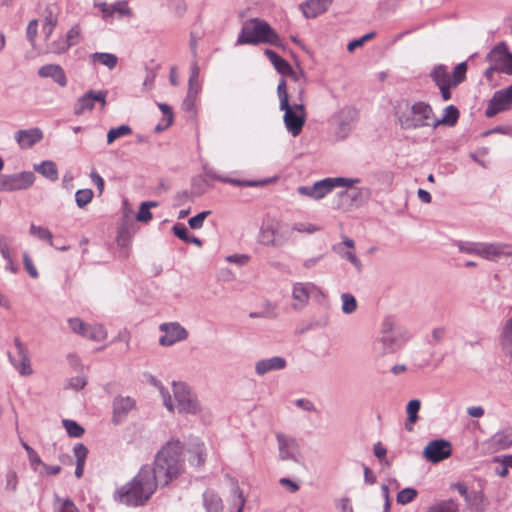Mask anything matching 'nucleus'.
<instances>
[{
  "label": "nucleus",
  "mask_w": 512,
  "mask_h": 512,
  "mask_svg": "<svg viewBox=\"0 0 512 512\" xmlns=\"http://www.w3.org/2000/svg\"><path fill=\"white\" fill-rule=\"evenodd\" d=\"M112 14L118 13L120 16H126L131 14V10L127 5L126 1H117L116 3L110 5Z\"/></svg>",
  "instance_id": "nucleus-61"
},
{
  "label": "nucleus",
  "mask_w": 512,
  "mask_h": 512,
  "mask_svg": "<svg viewBox=\"0 0 512 512\" xmlns=\"http://www.w3.org/2000/svg\"><path fill=\"white\" fill-rule=\"evenodd\" d=\"M426 512H459V505L453 499L442 500L430 506Z\"/></svg>",
  "instance_id": "nucleus-36"
},
{
  "label": "nucleus",
  "mask_w": 512,
  "mask_h": 512,
  "mask_svg": "<svg viewBox=\"0 0 512 512\" xmlns=\"http://www.w3.org/2000/svg\"><path fill=\"white\" fill-rule=\"evenodd\" d=\"M136 407V402L133 398L126 396H116L112 402V423L119 425L125 421L129 412Z\"/></svg>",
  "instance_id": "nucleus-15"
},
{
  "label": "nucleus",
  "mask_w": 512,
  "mask_h": 512,
  "mask_svg": "<svg viewBox=\"0 0 512 512\" xmlns=\"http://www.w3.org/2000/svg\"><path fill=\"white\" fill-rule=\"evenodd\" d=\"M276 439L279 448V457L281 460L297 461L296 454L299 450V445L294 437H289L283 433L277 432Z\"/></svg>",
  "instance_id": "nucleus-17"
},
{
  "label": "nucleus",
  "mask_w": 512,
  "mask_h": 512,
  "mask_svg": "<svg viewBox=\"0 0 512 512\" xmlns=\"http://www.w3.org/2000/svg\"><path fill=\"white\" fill-rule=\"evenodd\" d=\"M459 116V109L454 105H449L444 108L443 116L441 118H437L434 114L433 128L435 129L440 125L454 127L458 122Z\"/></svg>",
  "instance_id": "nucleus-24"
},
{
  "label": "nucleus",
  "mask_w": 512,
  "mask_h": 512,
  "mask_svg": "<svg viewBox=\"0 0 512 512\" xmlns=\"http://www.w3.org/2000/svg\"><path fill=\"white\" fill-rule=\"evenodd\" d=\"M91 62L100 63L110 70L114 69L118 63V57L115 54L107 52H95L90 55Z\"/></svg>",
  "instance_id": "nucleus-30"
},
{
  "label": "nucleus",
  "mask_w": 512,
  "mask_h": 512,
  "mask_svg": "<svg viewBox=\"0 0 512 512\" xmlns=\"http://www.w3.org/2000/svg\"><path fill=\"white\" fill-rule=\"evenodd\" d=\"M398 123L404 130H415L424 127H432L434 122V111L432 106L424 101H417L413 104L405 103V107H399L395 111Z\"/></svg>",
  "instance_id": "nucleus-4"
},
{
  "label": "nucleus",
  "mask_w": 512,
  "mask_h": 512,
  "mask_svg": "<svg viewBox=\"0 0 512 512\" xmlns=\"http://www.w3.org/2000/svg\"><path fill=\"white\" fill-rule=\"evenodd\" d=\"M359 182V178L327 177L316 181L312 186H299L297 192L302 196L320 200L331 193L336 187H352Z\"/></svg>",
  "instance_id": "nucleus-6"
},
{
  "label": "nucleus",
  "mask_w": 512,
  "mask_h": 512,
  "mask_svg": "<svg viewBox=\"0 0 512 512\" xmlns=\"http://www.w3.org/2000/svg\"><path fill=\"white\" fill-rule=\"evenodd\" d=\"M203 177H205L208 180L213 179V180H217V181H220L223 183H228L233 186H239V187H260V186H265L271 182L270 179L240 180V179H235V178H231V177H226V176L217 174L213 169H206Z\"/></svg>",
  "instance_id": "nucleus-16"
},
{
  "label": "nucleus",
  "mask_w": 512,
  "mask_h": 512,
  "mask_svg": "<svg viewBox=\"0 0 512 512\" xmlns=\"http://www.w3.org/2000/svg\"><path fill=\"white\" fill-rule=\"evenodd\" d=\"M269 44L282 47V40L270 24L260 18L246 20L238 35L236 45Z\"/></svg>",
  "instance_id": "nucleus-3"
},
{
  "label": "nucleus",
  "mask_w": 512,
  "mask_h": 512,
  "mask_svg": "<svg viewBox=\"0 0 512 512\" xmlns=\"http://www.w3.org/2000/svg\"><path fill=\"white\" fill-rule=\"evenodd\" d=\"M107 91L105 90H88L74 104V114L79 116L86 111H91L95 107L96 102H100L102 108L106 105Z\"/></svg>",
  "instance_id": "nucleus-12"
},
{
  "label": "nucleus",
  "mask_w": 512,
  "mask_h": 512,
  "mask_svg": "<svg viewBox=\"0 0 512 512\" xmlns=\"http://www.w3.org/2000/svg\"><path fill=\"white\" fill-rule=\"evenodd\" d=\"M264 55L270 60L275 70L282 76L292 72V66L290 63L278 55L275 51L271 49H265Z\"/></svg>",
  "instance_id": "nucleus-25"
},
{
  "label": "nucleus",
  "mask_w": 512,
  "mask_h": 512,
  "mask_svg": "<svg viewBox=\"0 0 512 512\" xmlns=\"http://www.w3.org/2000/svg\"><path fill=\"white\" fill-rule=\"evenodd\" d=\"M132 133V129L130 126L128 125H120L118 127H115V128H111L108 133H107V143L108 144H111L113 143L116 139L120 138V137H123V136H126V135H129Z\"/></svg>",
  "instance_id": "nucleus-42"
},
{
  "label": "nucleus",
  "mask_w": 512,
  "mask_h": 512,
  "mask_svg": "<svg viewBox=\"0 0 512 512\" xmlns=\"http://www.w3.org/2000/svg\"><path fill=\"white\" fill-rule=\"evenodd\" d=\"M203 506L206 512H223L222 499L211 489H207L203 493Z\"/></svg>",
  "instance_id": "nucleus-26"
},
{
  "label": "nucleus",
  "mask_w": 512,
  "mask_h": 512,
  "mask_svg": "<svg viewBox=\"0 0 512 512\" xmlns=\"http://www.w3.org/2000/svg\"><path fill=\"white\" fill-rule=\"evenodd\" d=\"M310 287H314V285L311 283L303 284L300 282L295 283L293 285L292 296L295 300H297L301 303V306L306 305L309 301V298H310L309 288Z\"/></svg>",
  "instance_id": "nucleus-32"
},
{
  "label": "nucleus",
  "mask_w": 512,
  "mask_h": 512,
  "mask_svg": "<svg viewBox=\"0 0 512 512\" xmlns=\"http://www.w3.org/2000/svg\"><path fill=\"white\" fill-rule=\"evenodd\" d=\"M198 89H188L187 95L182 102V109L186 112H195V103Z\"/></svg>",
  "instance_id": "nucleus-50"
},
{
  "label": "nucleus",
  "mask_w": 512,
  "mask_h": 512,
  "mask_svg": "<svg viewBox=\"0 0 512 512\" xmlns=\"http://www.w3.org/2000/svg\"><path fill=\"white\" fill-rule=\"evenodd\" d=\"M467 63H459L452 72L451 83L454 87L461 84L466 79Z\"/></svg>",
  "instance_id": "nucleus-44"
},
{
  "label": "nucleus",
  "mask_w": 512,
  "mask_h": 512,
  "mask_svg": "<svg viewBox=\"0 0 512 512\" xmlns=\"http://www.w3.org/2000/svg\"><path fill=\"white\" fill-rule=\"evenodd\" d=\"M59 8L55 4L48 5L44 10V24L57 26Z\"/></svg>",
  "instance_id": "nucleus-45"
},
{
  "label": "nucleus",
  "mask_w": 512,
  "mask_h": 512,
  "mask_svg": "<svg viewBox=\"0 0 512 512\" xmlns=\"http://www.w3.org/2000/svg\"><path fill=\"white\" fill-rule=\"evenodd\" d=\"M184 445L178 439L168 441L157 452L150 470L157 485L167 486L185 471Z\"/></svg>",
  "instance_id": "nucleus-1"
},
{
  "label": "nucleus",
  "mask_w": 512,
  "mask_h": 512,
  "mask_svg": "<svg viewBox=\"0 0 512 512\" xmlns=\"http://www.w3.org/2000/svg\"><path fill=\"white\" fill-rule=\"evenodd\" d=\"M34 170L50 181H56L58 179V169L53 161L45 160L40 164H35Z\"/></svg>",
  "instance_id": "nucleus-28"
},
{
  "label": "nucleus",
  "mask_w": 512,
  "mask_h": 512,
  "mask_svg": "<svg viewBox=\"0 0 512 512\" xmlns=\"http://www.w3.org/2000/svg\"><path fill=\"white\" fill-rule=\"evenodd\" d=\"M157 487L150 465H143L130 482L116 491L115 499L127 506H143L155 493Z\"/></svg>",
  "instance_id": "nucleus-2"
},
{
  "label": "nucleus",
  "mask_w": 512,
  "mask_h": 512,
  "mask_svg": "<svg viewBox=\"0 0 512 512\" xmlns=\"http://www.w3.org/2000/svg\"><path fill=\"white\" fill-rule=\"evenodd\" d=\"M22 447L26 451L28 459L32 466H34L35 464H42V460L39 457L38 453L30 445H28L26 442H22Z\"/></svg>",
  "instance_id": "nucleus-60"
},
{
  "label": "nucleus",
  "mask_w": 512,
  "mask_h": 512,
  "mask_svg": "<svg viewBox=\"0 0 512 512\" xmlns=\"http://www.w3.org/2000/svg\"><path fill=\"white\" fill-rule=\"evenodd\" d=\"M430 77L436 86L451 83V76L448 73L447 66L444 64L434 66L430 72Z\"/></svg>",
  "instance_id": "nucleus-29"
},
{
  "label": "nucleus",
  "mask_w": 512,
  "mask_h": 512,
  "mask_svg": "<svg viewBox=\"0 0 512 512\" xmlns=\"http://www.w3.org/2000/svg\"><path fill=\"white\" fill-rule=\"evenodd\" d=\"M212 185L210 184L209 180L206 179L203 176L195 177L192 179L191 184V193L194 196H201L204 193L207 192L209 188H211Z\"/></svg>",
  "instance_id": "nucleus-38"
},
{
  "label": "nucleus",
  "mask_w": 512,
  "mask_h": 512,
  "mask_svg": "<svg viewBox=\"0 0 512 512\" xmlns=\"http://www.w3.org/2000/svg\"><path fill=\"white\" fill-rule=\"evenodd\" d=\"M407 331H398L396 334L381 335L373 342V351L377 356L394 353L409 339Z\"/></svg>",
  "instance_id": "nucleus-9"
},
{
  "label": "nucleus",
  "mask_w": 512,
  "mask_h": 512,
  "mask_svg": "<svg viewBox=\"0 0 512 512\" xmlns=\"http://www.w3.org/2000/svg\"><path fill=\"white\" fill-rule=\"evenodd\" d=\"M43 139L40 128L21 129L15 132V140L22 149H28Z\"/></svg>",
  "instance_id": "nucleus-19"
},
{
  "label": "nucleus",
  "mask_w": 512,
  "mask_h": 512,
  "mask_svg": "<svg viewBox=\"0 0 512 512\" xmlns=\"http://www.w3.org/2000/svg\"><path fill=\"white\" fill-rule=\"evenodd\" d=\"M158 107L161 110V112L163 113L164 117H163L162 121L165 123L164 124L159 123L155 127V131L161 132V131L167 129L173 123V112H172L171 107L168 104L158 103Z\"/></svg>",
  "instance_id": "nucleus-39"
},
{
  "label": "nucleus",
  "mask_w": 512,
  "mask_h": 512,
  "mask_svg": "<svg viewBox=\"0 0 512 512\" xmlns=\"http://www.w3.org/2000/svg\"><path fill=\"white\" fill-rule=\"evenodd\" d=\"M277 94L279 97V107H286L289 102V94L287 92V84L284 78L280 79L277 86Z\"/></svg>",
  "instance_id": "nucleus-52"
},
{
  "label": "nucleus",
  "mask_w": 512,
  "mask_h": 512,
  "mask_svg": "<svg viewBox=\"0 0 512 512\" xmlns=\"http://www.w3.org/2000/svg\"><path fill=\"white\" fill-rule=\"evenodd\" d=\"M418 495V492L414 488H404L398 492L396 500L398 504L406 505L412 502Z\"/></svg>",
  "instance_id": "nucleus-46"
},
{
  "label": "nucleus",
  "mask_w": 512,
  "mask_h": 512,
  "mask_svg": "<svg viewBox=\"0 0 512 512\" xmlns=\"http://www.w3.org/2000/svg\"><path fill=\"white\" fill-rule=\"evenodd\" d=\"M80 26L78 24L71 27L66 35V44L60 48V50H68L71 46H74L79 43L80 38Z\"/></svg>",
  "instance_id": "nucleus-43"
},
{
  "label": "nucleus",
  "mask_w": 512,
  "mask_h": 512,
  "mask_svg": "<svg viewBox=\"0 0 512 512\" xmlns=\"http://www.w3.org/2000/svg\"><path fill=\"white\" fill-rule=\"evenodd\" d=\"M493 441L498 449H507L512 446V428L497 432L493 436Z\"/></svg>",
  "instance_id": "nucleus-35"
},
{
  "label": "nucleus",
  "mask_w": 512,
  "mask_h": 512,
  "mask_svg": "<svg viewBox=\"0 0 512 512\" xmlns=\"http://www.w3.org/2000/svg\"><path fill=\"white\" fill-rule=\"evenodd\" d=\"M5 482H6V485H5L6 490H9L12 492L16 491L17 485H18L17 473L13 470H9L6 473Z\"/></svg>",
  "instance_id": "nucleus-57"
},
{
  "label": "nucleus",
  "mask_w": 512,
  "mask_h": 512,
  "mask_svg": "<svg viewBox=\"0 0 512 512\" xmlns=\"http://www.w3.org/2000/svg\"><path fill=\"white\" fill-rule=\"evenodd\" d=\"M106 336V330L101 324H87L83 334V337L94 341H102L106 338Z\"/></svg>",
  "instance_id": "nucleus-33"
},
{
  "label": "nucleus",
  "mask_w": 512,
  "mask_h": 512,
  "mask_svg": "<svg viewBox=\"0 0 512 512\" xmlns=\"http://www.w3.org/2000/svg\"><path fill=\"white\" fill-rule=\"evenodd\" d=\"M511 52L505 42H499L495 45L486 56V61L499 65Z\"/></svg>",
  "instance_id": "nucleus-27"
},
{
  "label": "nucleus",
  "mask_w": 512,
  "mask_h": 512,
  "mask_svg": "<svg viewBox=\"0 0 512 512\" xmlns=\"http://www.w3.org/2000/svg\"><path fill=\"white\" fill-rule=\"evenodd\" d=\"M512 108V84L505 88L496 91L492 98L489 100L485 115L488 118L494 117L500 112Z\"/></svg>",
  "instance_id": "nucleus-10"
},
{
  "label": "nucleus",
  "mask_w": 512,
  "mask_h": 512,
  "mask_svg": "<svg viewBox=\"0 0 512 512\" xmlns=\"http://www.w3.org/2000/svg\"><path fill=\"white\" fill-rule=\"evenodd\" d=\"M188 455V462L192 467L202 468L206 462V447L205 444L199 440L191 443L186 449Z\"/></svg>",
  "instance_id": "nucleus-20"
},
{
  "label": "nucleus",
  "mask_w": 512,
  "mask_h": 512,
  "mask_svg": "<svg viewBox=\"0 0 512 512\" xmlns=\"http://www.w3.org/2000/svg\"><path fill=\"white\" fill-rule=\"evenodd\" d=\"M172 231L176 237H178L179 239H181L184 242H186V240H188V237L190 235L187 227L183 223H176L172 227Z\"/></svg>",
  "instance_id": "nucleus-63"
},
{
  "label": "nucleus",
  "mask_w": 512,
  "mask_h": 512,
  "mask_svg": "<svg viewBox=\"0 0 512 512\" xmlns=\"http://www.w3.org/2000/svg\"><path fill=\"white\" fill-rule=\"evenodd\" d=\"M211 214V211H202L198 213L197 215L191 217L188 220V224L191 229H200L203 226L204 220L207 218L208 215Z\"/></svg>",
  "instance_id": "nucleus-55"
},
{
  "label": "nucleus",
  "mask_w": 512,
  "mask_h": 512,
  "mask_svg": "<svg viewBox=\"0 0 512 512\" xmlns=\"http://www.w3.org/2000/svg\"><path fill=\"white\" fill-rule=\"evenodd\" d=\"M62 424L70 437L79 438L85 432L84 428L74 420L63 419Z\"/></svg>",
  "instance_id": "nucleus-41"
},
{
  "label": "nucleus",
  "mask_w": 512,
  "mask_h": 512,
  "mask_svg": "<svg viewBox=\"0 0 512 512\" xmlns=\"http://www.w3.org/2000/svg\"><path fill=\"white\" fill-rule=\"evenodd\" d=\"M333 0H308L301 4V9L306 18H315L326 12Z\"/></svg>",
  "instance_id": "nucleus-23"
},
{
  "label": "nucleus",
  "mask_w": 512,
  "mask_h": 512,
  "mask_svg": "<svg viewBox=\"0 0 512 512\" xmlns=\"http://www.w3.org/2000/svg\"><path fill=\"white\" fill-rule=\"evenodd\" d=\"M332 250L337 253L341 258L349 261L358 272L362 271V263L360 259L356 256V254L351 250H345L342 244H335L332 247Z\"/></svg>",
  "instance_id": "nucleus-31"
},
{
  "label": "nucleus",
  "mask_w": 512,
  "mask_h": 512,
  "mask_svg": "<svg viewBox=\"0 0 512 512\" xmlns=\"http://www.w3.org/2000/svg\"><path fill=\"white\" fill-rule=\"evenodd\" d=\"M292 237V230L288 224H285L275 218H266L263 220L258 241L267 247H282Z\"/></svg>",
  "instance_id": "nucleus-5"
},
{
  "label": "nucleus",
  "mask_w": 512,
  "mask_h": 512,
  "mask_svg": "<svg viewBox=\"0 0 512 512\" xmlns=\"http://www.w3.org/2000/svg\"><path fill=\"white\" fill-rule=\"evenodd\" d=\"M398 331H402L401 329L395 328L394 319L391 316L386 317L381 325V334L382 335H388V334H396Z\"/></svg>",
  "instance_id": "nucleus-56"
},
{
  "label": "nucleus",
  "mask_w": 512,
  "mask_h": 512,
  "mask_svg": "<svg viewBox=\"0 0 512 512\" xmlns=\"http://www.w3.org/2000/svg\"><path fill=\"white\" fill-rule=\"evenodd\" d=\"M342 299V311L345 314H351L357 309V301L356 298L350 293H343L341 295Z\"/></svg>",
  "instance_id": "nucleus-48"
},
{
  "label": "nucleus",
  "mask_w": 512,
  "mask_h": 512,
  "mask_svg": "<svg viewBox=\"0 0 512 512\" xmlns=\"http://www.w3.org/2000/svg\"><path fill=\"white\" fill-rule=\"evenodd\" d=\"M160 330L164 332L159 339V344L162 346H172L188 337L187 330L177 322L163 323L160 325Z\"/></svg>",
  "instance_id": "nucleus-14"
},
{
  "label": "nucleus",
  "mask_w": 512,
  "mask_h": 512,
  "mask_svg": "<svg viewBox=\"0 0 512 512\" xmlns=\"http://www.w3.org/2000/svg\"><path fill=\"white\" fill-rule=\"evenodd\" d=\"M501 341L504 349L512 350V317L506 322L502 335Z\"/></svg>",
  "instance_id": "nucleus-51"
},
{
  "label": "nucleus",
  "mask_w": 512,
  "mask_h": 512,
  "mask_svg": "<svg viewBox=\"0 0 512 512\" xmlns=\"http://www.w3.org/2000/svg\"><path fill=\"white\" fill-rule=\"evenodd\" d=\"M14 345L17 350L19 359L14 358L11 352L8 351L7 355L10 363L19 372L21 376L31 375L33 373V369L31 367L30 358L25 345L21 342V340L18 337L14 338Z\"/></svg>",
  "instance_id": "nucleus-13"
},
{
  "label": "nucleus",
  "mask_w": 512,
  "mask_h": 512,
  "mask_svg": "<svg viewBox=\"0 0 512 512\" xmlns=\"http://www.w3.org/2000/svg\"><path fill=\"white\" fill-rule=\"evenodd\" d=\"M74 455L76 457V462H84L86 461L88 455L87 447L82 443H77L73 448Z\"/></svg>",
  "instance_id": "nucleus-64"
},
{
  "label": "nucleus",
  "mask_w": 512,
  "mask_h": 512,
  "mask_svg": "<svg viewBox=\"0 0 512 512\" xmlns=\"http://www.w3.org/2000/svg\"><path fill=\"white\" fill-rule=\"evenodd\" d=\"M93 191L91 189H79L75 193V201L79 208L87 206L93 198Z\"/></svg>",
  "instance_id": "nucleus-47"
},
{
  "label": "nucleus",
  "mask_w": 512,
  "mask_h": 512,
  "mask_svg": "<svg viewBox=\"0 0 512 512\" xmlns=\"http://www.w3.org/2000/svg\"><path fill=\"white\" fill-rule=\"evenodd\" d=\"M35 182V175L31 171L7 174L8 191L26 190Z\"/></svg>",
  "instance_id": "nucleus-18"
},
{
  "label": "nucleus",
  "mask_w": 512,
  "mask_h": 512,
  "mask_svg": "<svg viewBox=\"0 0 512 512\" xmlns=\"http://www.w3.org/2000/svg\"><path fill=\"white\" fill-rule=\"evenodd\" d=\"M168 5L170 10L178 17L183 16L187 10L185 0H168Z\"/></svg>",
  "instance_id": "nucleus-53"
},
{
  "label": "nucleus",
  "mask_w": 512,
  "mask_h": 512,
  "mask_svg": "<svg viewBox=\"0 0 512 512\" xmlns=\"http://www.w3.org/2000/svg\"><path fill=\"white\" fill-rule=\"evenodd\" d=\"M30 233L32 235L36 236L37 238H39L40 240L47 241L50 246L55 247L56 249H60V250L67 249V247H57L56 245H54L52 233L47 228H44L41 226H36L35 224H31Z\"/></svg>",
  "instance_id": "nucleus-34"
},
{
  "label": "nucleus",
  "mask_w": 512,
  "mask_h": 512,
  "mask_svg": "<svg viewBox=\"0 0 512 512\" xmlns=\"http://www.w3.org/2000/svg\"><path fill=\"white\" fill-rule=\"evenodd\" d=\"M287 362L285 358L274 356L268 359H262L256 362L255 372L259 376H263L270 371L282 370L286 367Z\"/></svg>",
  "instance_id": "nucleus-22"
},
{
  "label": "nucleus",
  "mask_w": 512,
  "mask_h": 512,
  "mask_svg": "<svg viewBox=\"0 0 512 512\" xmlns=\"http://www.w3.org/2000/svg\"><path fill=\"white\" fill-rule=\"evenodd\" d=\"M375 36V32H369L360 38L354 39L348 43L347 50L353 52L356 48L363 46L366 41L373 39Z\"/></svg>",
  "instance_id": "nucleus-54"
},
{
  "label": "nucleus",
  "mask_w": 512,
  "mask_h": 512,
  "mask_svg": "<svg viewBox=\"0 0 512 512\" xmlns=\"http://www.w3.org/2000/svg\"><path fill=\"white\" fill-rule=\"evenodd\" d=\"M23 264H24L25 270L32 278H34V279L38 278V276H39L38 271H37L36 267L34 266L32 259L30 258L28 252L23 253Z\"/></svg>",
  "instance_id": "nucleus-59"
},
{
  "label": "nucleus",
  "mask_w": 512,
  "mask_h": 512,
  "mask_svg": "<svg viewBox=\"0 0 512 512\" xmlns=\"http://www.w3.org/2000/svg\"><path fill=\"white\" fill-rule=\"evenodd\" d=\"M173 394L180 413L197 414L200 404L196 395L183 382H173Z\"/></svg>",
  "instance_id": "nucleus-8"
},
{
  "label": "nucleus",
  "mask_w": 512,
  "mask_h": 512,
  "mask_svg": "<svg viewBox=\"0 0 512 512\" xmlns=\"http://www.w3.org/2000/svg\"><path fill=\"white\" fill-rule=\"evenodd\" d=\"M421 407V402L418 399H412L408 402L406 411H407V420L411 424H414L418 420V412Z\"/></svg>",
  "instance_id": "nucleus-49"
},
{
  "label": "nucleus",
  "mask_w": 512,
  "mask_h": 512,
  "mask_svg": "<svg viewBox=\"0 0 512 512\" xmlns=\"http://www.w3.org/2000/svg\"><path fill=\"white\" fill-rule=\"evenodd\" d=\"M494 247L491 245V246H485V247H482L480 248V246L478 244H475V243H470V242H466V243H460L459 244V250L462 251V252H466V253H478V254H481V255H488L491 253V250L493 249Z\"/></svg>",
  "instance_id": "nucleus-40"
},
{
  "label": "nucleus",
  "mask_w": 512,
  "mask_h": 512,
  "mask_svg": "<svg viewBox=\"0 0 512 512\" xmlns=\"http://www.w3.org/2000/svg\"><path fill=\"white\" fill-rule=\"evenodd\" d=\"M304 89L301 88L299 91V99L302 101V95ZM281 111H284L283 121L285 127L292 136H298L306 121V111L302 102L291 105L290 103L286 107H279Z\"/></svg>",
  "instance_id": "nucleus-7"
},
{
  "label": "nucleus",
  "mask_w": 512,
  "mask_h": 512,
  "mask_svg": "<svg viewBox=\"0 0 512 512\" xmlns=\"http://www.w3.org/2000/svg\"><path fill=\"white\" fill-rule=\"evenodd\" d=\"M158 203L155 201H144L141 203L139 211L136 215V220L141 223H148L152 220L153 215L150 211L151 208L157 207Z\"/></svg>",
  "instance_id": "nucleus-37"
},
{
  "label": "nucleus",
  "mask_w": 512,
  "mask_h": 512,
  "mask_svg": "<svg viewBox=\"0 0 512 512\" xmlns=\"http://www.w3.org/2000/svg\"><path fill=\"white\" fill-rule=\"evenodd\" d=\"M452 454L451 443L445 439L430 441L423 450V456L431 463H439Z\"/></svg>",
  "instance_id": "nucleus-11"
},
{
  "label": "nucleus",
  "mask_w": 512,
  "mask_h": 512,
  "mask_svg": "<svg viewBox=\"0 0 512 512\" xmlns=\"http://www.w3.org/2000/svg\"><path fill=\"white\" fill-rule=\"evenodd\" d=\"M68 324H69L70 329L73 332L83 336L86 325H87L86 323H84L79 318H70V319H68Z\"/></svg>",
  "instance_id": "nucleus-62"
},
{
  "label": "nucleus",
  "mask_w": 512,
  "mask_h": 512,
  "mask_svg": "<svg viewBox=\"0 0 512 512\" xmlns=\"http://www.w3.org/2000/svg\"><path fill=\"white\" fill-rule=\"evenodd\" d=\"M290 229L292 230V232L297 231L300 233L305 232V233H309V234H312L319 230V228L317 226H315L314 224L302 223V222L295 223L292 227H290Z\"/></svg>",
  "instance_id": "nucleus-58"
},
{
  "label": "nucleus",
  "mask_w": 512,
  "mask_h": 512,
  "mask_svg": "<svg viewBox=\"0 0 512 512\" xmlns=\"http://www.w3.org/2000/svg\"><path fill=\"white\" fill-rule=\"evenodd\" d=\"M38 75L42 78H52L61 87L67 85L64 69L58 64H46L39 68Z\"/></svg>",
  "instance_id": "nucleus-21"
}]
</instances>
